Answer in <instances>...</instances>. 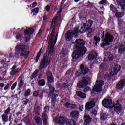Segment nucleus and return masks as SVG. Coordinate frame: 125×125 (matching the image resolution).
Returning a JSON list of instances; mask_svg holds the SVG:
<instances>
[{"instance_id": "79ce46f5", "label": "nucleus", "mask_w": 125, "mask_h": 125, "mask_svg": "<svg viewBox=\"0 0 125 125\" xmlns=\"http://www.w3.org/2000/svg\"><path fill=\"white\" fill-rule=\"evenodd\" d=\"M101 61H102V59L101 58H97L96 59L95 63L96 64H99V63L101 62Z\"/></svg>"}, {"instance_id": "bf43d9fd", "label": "nucleus", "mask_w": 125, "mask_h": 125, "mask_svg": "<svg viewBox=\"0 0 125 125\" xmlns=\"http://www.w3.org/2000/svg\"><path fill=\"white\" fill-rule=\"evenodd\" d=\"M36 6H37V2H33L32 4V7H31V8H34V7H36Z\"/></svg>"}, {"instance_id": "b1692460", "label": "nucleus", "mask_w": 125, "mask_h": 125, "mask_svg": "<svg viewBox=\"0 0 125 125\" xmlns=\"http://www.w3.org/2000/svg\"><path fill=\"white\" fill-rule=\"evenodd\" d=\"M34 31L33 28H28L24 30V34L25 35H32L34 33Z\"/></svg>"}, {"instance_id": "ea45409f", "label": "nucleus", "mask_w": 125, "mask_h": 125, "mask_svg": "<svg viewBox=\"0 0 125 125\" xmlns=\"http://www.w3.org/2000/svg\"><path fill=\"white\" fill-rule=\"evenodd\" d=\"M115 16L116 17H123L124 16V13L117 12L115 14Z\"/></svg>"}, {"instance_id": "49530a36", "label": "nucleus", "mask_w": 125, "mask_h": 125, "mask_svg": "<svg viewBox=\"0 0 125 125\" xmlns=\"http://www.w3.org/2000/svg\"><path fill=\"white\" fill-rule=\"evenodd\" d=\"M49 89L50 92L52 93V94H54V92H56L54 88H53L52 86H49Z\"/></svg>"}, {"instance_id": "c9c22d12", "label": "nucleus", "mask_w": 125, "mask_h": 125, "mask_svg": "<svg viewBox=\"0 0 125 125\" xmlns=\"http://www.w3.org/2000/svg\"><path fill=\"white\" fill-rule=\"evenodd\" d=\"M34 110L37 113L40 112V110H41V104L35 105Z\"/></svg>"}, {"instance_id": "473e14b6", "label": "nucleus", "mask_w": 125, "mask_h": 125, "mask_svg": "<svg viewBox=\"0 0 125 125\" xmlns=\"http://www.w3.org/2000/svg\"><path fill=\"white\" fill-rule=\"evenodd\" d=\"M48 112H49V106H46L44 108V112L42 114V115H43V114H44L45 116H47V113H48Z\"/></svg>"}, {"instance_id": "8fccbe9b", "label": "nucleus", "mask_w": 125, "mask_h": 125, "mask_svg": "<svg viewBox=\"0 0 125 125\" xmlns=\"http://www.w3.org/2000/svg\"><path fill=\"white\" fill-rule=\"evenodd\" d=\"M105 68V63H102L99 66L100 70H103Z\"/></svg>"}, {"instance_id": "a19ab883", "label": "nucleus", "mask_w": 125, "mask_h": 125, "mask_svg": "<svg viewBox=\"0 0 125 125\" xmlns=\"http://www.w3.org/2000/svg\"><path fill=\"white\" fill-rule=\"evenodd\" d=\"M110 10H111V11H113V12H116V11H117V8H115L114 5L111 4Z\"/></svg>"}, {"instance_id": "393cba45", "label": "nucleus", "mask_w": 125, "mask_h": 125, "mask_svg": "<svg viewBox=\"0 0 125 125\" xmlns=\"http://www.w3.org/2000/svg\"><path fill=\"white\" fill-rule=\"evenodd\" d=\"M18 80L19 81V87H22V86L24 85V81H23V79H22V77L20 76L19 77Z\"/></svg>"}, {"instance_id": "72a5a7b5", "label": "nucleus", "mask_w": 125, "mask_h": 125, "mask_svg": "<svg viewBox=\"0 0 125 125\" xmlns=\"http://www.w3.org/2000/svg\"><path fill=\"white\" fill-rule=\"evenodd\" d=\"M38 73H39V70H35L31 75V77H30L31 80H33V79H35V78L37 77V75H38Z\"/></svg>"}, {"instance_id": "7ed1b4c3", "label": "nucleus", "mask_w": 125, "mask_h": 125, "mask_svg": "<svg viewBox=\"0 0 125 125\" xmlns=\"http://www.w3.org/2000/svg\"><path fill=\"white\" fill-rule=\"evenodd\" d=\"M104 33L105 31H103V35L101 37L102 40L104 41V42L101 44L102 47H105L106 45H110V44H111V42H113V40H114V36L109 33H107L104 38Z\"/></svg>"}, {"instance_id": "680f3d73", "label": "nucleus", "mask_w": 125, "mask_h": 125, "mask_svg": "<svg viewBox=\"0 0 125 125\" xmlns=\"http://www.w3.org/2000/svg\"><path fill=\"white\" fill-rule=\"evenodd\" d=\"M79 110H80V111H81V112H82V111H83V105H82L81 106H80V107H79Z\"/></svg>"}, {"instance_id": "0eeeda50", "label": "nucleus", "mask_w": 125, "mask_h": 125, "mask_svg": "<svg viewBox=\"0 0 125 125\" xmlns=\"http://www.w3.org/2000/svg\"><path fill=\"white\" fill-rule=\"evenodd\" d=\"M90 77H84L82 78L81 81L77 84V86L79 88H83L90 83Z\"/></svg>"}, {"instance_id": "13d9d810", "label": "nucleus", "mask_w": 125, "mask_h": 125, "mask_svg": "<svg viewBox=\"0 0 125 125\" xmlns=\"http://www.w3.org/2000/svg\"><path fill=\"white\" fill-rule=\"evenodd\" d=\"M46 11H49L50 10V6L49 5H47L45 7Z\"/></svg>"}, {"instance_id": "9b49d317", "label": "nucleus", "mask_w": 125, "mask_h": 125, "mask_svg": "<svg viewBox=\"0 0 125 125\" xmlns=\"http://www.w3.org/2000/svg\"><path fill=\"white\" fill-rule=\"evenodd\" d=\"M56 123L59 124V125H64L67 123V120L63 117H58L55 119Z\"/></svg>"}, {"instance_id": "423d86ee", "label": "nucleus", "mask_w": 125, "mask_h": 125, "mask_svg": "<svg viewBox=\"0 0 125 125\" xmlns=\"http://www.w3.org/2000/svg\"><path fill=\"white\" fill-rule=\"evenodd\" d=\"M78 33H79V28H75L74 30L70 31L67 32L65 35L66 41L70 42L72 40V38H77L78 37Z\"/></svg>"}, {"instance_id": "4be33fe9", "label": "nucleus", "mask_w": 125, "mask_h": 125, "mask_svg": "<svg viewBox=\"0 0 125 125\" xmlns=\"http://www.w3.org/2000/svg\"><path fill=\"white\" fill-rule=\"evenodd\" d=\"M76 94L78 95V96H79V97H81V98H83L85 99V98H86V94L84 93H83L81 91H77L76 92Z\"/></svg>"}, {"instance_id": "6ab92c4d", "label": "nucleus", "mask_w": 125, "mask_h": 125, "mask_svg": "<svg viewBox=\"0 0 125 125\" xmlns=\"http://www.w3.org/2000/svg\"><path fill=\"white\" fill-rule=\"evenodd\" d=\"M65 107L66 108H68V109H77V105L74 104H71L69 102H66L64 104Z\"/></svg>"}, {"instance_id": "052dcab7", "label": "nucleus", "mask_w": 125, "mask_h": 125, "mask_svg": "<svg viewBox=\"0 0 125 125\" xmlns=\"http://www.w3.org/2000/svg\"><path fill=\"white\" fill-rule=\"evenodd\" d=\"M8 88H9V84H7L6 86H5V87L4 88V90H7V89H8Z\"/></svg>"}, {"instance_id": "f03ea898", "label": "nucleus", "mask_w": 125, "mask_h": 125, "mask_svg": "<svg viewBox=\"0 0 125 125\" xmlns=\"http://www.w3.org/2000/svg\"><path fill=\"white\" fill-rule=\"evenodd\" d=\"M75 47L77 48L72 53V58L78 59L80 56L84 55L87 51V49L84 46V41L82 39H77L75 41Z\"/></svg>"}, {"instance_id": "f3484780", "label": "nucleus", "mask_w": 125, "mask_h": 125, "mask_svg": "<svg viewBox=\"0 0 125 125\" xmlns=\"http://www.w3.org/2000/svg\"><path fill=\"white\" fill-rule=\"evenodd\" d=\"M47 79L49 83H51L54 82V79H53V76H52V73L50 71H47Z\"/></svg>"}, {"instance_id": "de8ad7c7", "label": "nucleus", "mask_w": 125, "mask_h": 125, "mask_svg": "<svg viewBox=\"0 0 125 125\" xmlns=\"http://www.w3.org/2000/svg\"><path fill=\"white\" fill-rule=\"evenodd\" d=\"M31 93V90L28 89L25 92V97H27V96H29Z\"/></svg>"}, {"instance_id": "39448f33", "label": "nucleus", "mask_w": 125, "mask_h": 125, "mask_svg": "<svg viewBox=\"0 0 125 125\" xmlns=\"http://www.w3.org/2000/svg\"><path fill=\"white\" fill-rule=\"evenodd\" d=\"M93 21L91 20H88L85 23H84L83 26H81V30H78V33H81L83 34V32H88L89 34H91L92 33V29H91V26Z\"/></svg>"}, {"instance_id": "58836bf2", "label": "nucleus", "mask_w": 125, "mask_h": 125, "mask_svg": "<svg viewBox=\"0 0 125 125\" xmlns=\"http://www.w3.org/2000/svg\"><path fill=\"white\" fill-rule=\"evenodd\" d=\"M110 55V53L109 52H105L104 53V59H106V58H108V57L109 56V55ZM104 59V62H105V60Z\"/></svg>"}, {"instance_id": "4d7b16f0", "label": "nucleus", "mask_w": 125, "mask_h": 125, "mask_svg": "<svg viewBox=\"0 0 125 125\" xmlns=\"http://www.w3.org/2000/svg\"><path fill=\"white\" fill-rule=\"evenodd\" d=\"M39 93L38 92V91H35L33 93V95H34V96H35L36 97H38V96H39Z\"/></svg>"}, {"instance_id": "4c0bfd02", "label": "nucleus", "mask_w": 125, "mask_h": 125, "mask_svg": "<svg viewBox=\"0 0 125 125\" xmlns=\"http://www.w3.org/2000/svg\"><path fill=\"white\" fill-rule=\"evenodd\" d=\"M56 101V98L53 97L52 99V108H54L55 106V102Z\"/></svg>"}, {"instance_id": "9d476101", "label": "nucleus", "mask_w": 125, "mask_h": 125, "mask_svg": "<svg viewBox=\"0 0 125 125\" xmlns=\"http://www.w3.org/2000/svg\"><path fill=\"white\" fill-rule=\"evenodd\" d=\"M121 70V66L119 65H116L112 69L111 71L110 72L109 76L112 77V76H115L117 75L119 72Z\"/></svg>"}, {"instance_id": "c756f323", "label": "nucleus", "mask_w": 125, "mask_h": 125, "mask_svg": "<svg viewBox=\"0 0 125 125\" xmlns=\"http://www.w3.org/2000/svg\"><path fill=\"white\" fill-rule=\"evenodd\" d=\"M66 124L67 125H77L76 121L73 120H68V121H66Z\"/></svg>"}, {"instance_id": "412c9836", "label": "nucleus", "mask_w": 125, "mask_h": 125, "mask_svg": "<svg viewBox=\"0 0 125 125\" xmlns=\"http://www.w3.org/2000/svg\"><path fill=\"white\" fill-rule=\"evenodd\" d=\"M42 118L43 120V123L44 125H48V122L47 121L48 120V116L45 115V114H42Z\"/></svg>"}, {"instance_id": "c85d7f7f", "label": "nucleus", "mask_w": 125, "mask_h": 125, "mask_svg": "<svg viewBox=\"0 0 125 125\" xmlns=\"http://www.w3.org/2000/svg\"><path fill=\"white\" fill-rule=\"evenodd\" d=\"M100 42V38L99 37H98L97 36L94 37V44L97 46V43Z\"/></svg>"}, {"instance_id": "aec40b11", "label": "nucleus", "mask_w": 125, "mask_h": 125, "mask_svg": "<svg viewBox=\"0 0 125 125\" xmlns=\"http://www.w3.org/2000/svg\"><path fill=\"white\" fill-rule=\"evenodd\" d=\"M117 3L121 6L122 10H125V0H116Z\"/></svg>"}, {"instance_id": "774afa93", "label": "nucleus", "mask_w": 125, "mask_h": 125, "mask_svg": "<svg viewBox=\"0 0 125 125\" xmlns=\"http://www.w3.org/2000/svg\"><path fill=\"white\" fill-rule=\"evenodd\" d=\"M12 116L11 115H10L9 117V121H11V119H12Z\"/></svg>"}, {"instance_id": "5701e85b", "label": "nucleus", "mask_w": 125, "mask_h": 125, "mask_svg": "<svg viewBox=\"0 0 125 125\" xmlns=\"http://www.w3.org/2000/svg\"><path fill=\"white\" fill-rule=\"evenodd\" d=\"M79 112L76 110H73L70 113V117L72 118H78L79 117Z\"/></svg>"}, {"instance_id": "37998d69", "label": "nucleus", "mask_w": 125, "mask_h": 125, "mask_svg": "<svg viewBox=\"0 0 125 125\" xmlns=\"http://www.w3.org/2000/svg\"><path fill=\"white\" fill-rule=\"evenodd\" d=\"M91 115L92 117L96 116V115H97V111H96L95 110H93L91 113Z\"/></svg>"}, {"instance_id": "cd10ccee", "label": "nucleus", "mask_w": 125, "mask_h": 125, "mask_svg": "<svg viewBox=\"0 0 125 125\" xmlns=\"http://www.w3.org/2000/svg\"><path fill=\"white\" fill-rule=\"evenodd\" d=\"M40 9L39 8H35L34 9H32L31 12V14L32 15H36L37 13H39V10Z\"/></svg>"}, {"instance_id": "ddd939ff", "label": "nucleus", "mask_w": 125, "mask_h": 125, "mask_svg": "<svg viewBox=\"0 0 125 125\" xmlns=\"http://www.w3.org/2000/svg\"><path fill=\"white\" fill-rule=\"evenodd\" d=\"M96 57H97V53L94 50H92L87 56L88 60H90V61L94 60V58H96Z\"/></svg>"}, {"instance_id": "09e8293b", "label": "nucleus", "mask_w": 125, "mask_h": 125, "mask_svg": "<svg viewBox=\"0 0 125 125\" xmlns=\"http://www.w3.org/2000/svg\"><path fill=\"white\" fill-rule=\"evenodd\" d=\"M105 3H107V0H102L99 2V4H101L102 5H103V4H105Z\"/></svg>"}, {"instance_id": "6e6d98bb", "label": "nucleus", "mask_w": 125, "mask_h": 125, "mask_svg": "<svg viewBox=\"0 0 125 125\" xmlns=\"http://www.w3.org/2000/svg\"><path fill=\"white\" fill-rule=\"evenodd\" d=\"M62 87H63L64 88H68L69 87V85L68 84V83H64L62 85Z\"/></svg>"}, {"instance_id": "4468645a", "label": "nucleus", "mask_w": 125, "mask_h": 125, "mask_svg": "<svg viewBox=\"0 0 125 125\" xmlns=\"http://www.w3.org/2000/svg\"><path fill=\"white\" fill-rule=\"evenodd\" d=\"M95 106V102L94 101H89L86 103L85 109L86 110H90Z\"/></svg>"}, {"instance_id": "0e129e2a", "label": "nucleus", "mask_w": 125, "mask_h": 125, "mask_svg": "<svg viewBox=\"0 0 125 125\" xmlns=\"http://www.w3.org/2000/svg\"><path fill=\"white\" fill-rule=\"evenodd\" d=\"M98 76L99 78H103V76L101 75L100 73H99Z\"/></svg>"}, {"instance_id": "c03bdc74", "label": "nucleus", "mask_w": 125, "mask_h": 125, "mask_svg": "<svg viewBox=\"0 0 125 125\" xmlns=\"http://www.w3.org/2000/svg\"><path fill=\"white\" fill-rule=\"evenodd\" d=\"M17 85V82H16L12 85V86L11 87V90H14V89H15V87H16Z\"/></svg>"}, {"instance_id": "3c124183", "label": "nucleus", "mask_w": 125, "mask_h": 125, "mask_svg": "<svg viewBox=\"0 0 125 125\" xmlns=\"http://www.w3.org/2000/svg\"><path fill=\"white\" fill-rule=\"evenodd\" d=\"M39 97L41 99H42V98L43 97V92L42 91H40L39 92Z\"/></svg>"}, {"instance_id": "864d4df0", "label": "nucleus", "mask_w": 125, "mask_h": 125, "mask_svg": "<svg viewBox=\"0 0 125 125\" xmlns=\"http://www.w3.org/2000/svg\"><path fill=\"white\" fill-rule=\"evenodd\" d=\"M90 90V87L87 86L84 89V92H87Z\"/></svg>"}, {"instance_id": "20e7f679", "label": "nucleus", "mask_w": 125, "mask_h": 125, "mask_svg": "<svg viewBox=\"0 0 125 125\" xmlns=\"http://www.w3.org/2000/svg\"><path fill=\"white\" fill-rule=\"evenodd\" d=\"M16 51L20 53V56L27 57L30 52L28 51V46L25 45L19 44L16 47Z\"/></svg>"}, {"instance_id": "69168bd1", "label": "nucleus", "mask_w": 125, "mask_h": 125, "mask_svg": "<svg viewBox=\"0 0 125 125\" xmlns=\"http://www.w3.org/2000/svg\"><path fill=\"white\" fill-rule=\"evenodd\" d=\"M25 41L27 42H29V38L28 37L25 38Z\"/></svg>"}, {"instance_id": "bb28decb", "label": "nucleus", "mask_w": 125, "mask_h": 125, "mask_svg": "<svg viewBox=\"0 0 125 125\" xmlns=\"http://www.w3.org/2000/svg\"><path fill=\"white\" fill-rule=\"evenodd\" d=\"M108 118V115L106 113H102L100 114V119L101 120H102L103 121H104L105 120H107Z\"/></svg>"}, {"instance_id": "dca6fc26", "label": "nucleus", "mask_w": 125, "mask_h": 125, "mask_svg": "<svg viewBox=\"0 0 125 125\" xmlns=\"http://www.w3.org/2000/svg\"><path fill=\"white\" fill-rule=\"evenodd\" d=\"M80 69L82 74L83 75H86L88 72H89V69L87 67H85L83 64H81L80 65Z\"/></svg>"}, {"instance_id": "2eb2a0df", "label": "nucleus", "mask_w": 125, "mask_h": 125, "mask_svg": "<svg viewBox=\"0 0 125 125\" xmlns=\"http://www.w3.org/2000/svg\"><path fill=\"white\" fill-rule=\"evenodd\" d=\"M125 85V79L121 80L116 84V88L117 89H121V88H123V87H124Z\"/></svg>"}, {"instance_id": "6e6552de", "label": "nucleus", "mask_w": 125, "mask_h": 125, "mask_svg": "<svg viewBox=\"0 0 125 125\" xmlns=\"http://www.w3.org/2000/svg\"><path fill=\"white\" fill-rule=\"evenodd\" d=\"M102 104L104 107L111 109L113 108L114 104L112 100L110 99H104L102 101Z\"/></svg>"}, {"instance_id": "603ef678", "label": "nucleus", "mask_w": 125, "mask_h": 125, "mask_svg": "<svg viewBox=\"0 0 125 125\" xmlns=\"http://www.w3.org/2000/svg\"><path fill=\"white\" fill-rule=\"evenodd\" d=\"M107 58L109 59V61H111V60H113V55L112 54H109Z\"/></svg>"}, {"instance_id": "2f4dec72", "label": "nucleus", "mask_w": 125, "mask_h": 125, "mask_svg": "<svg viewBox=\"0 0 125 125\" xmlns=\"http://www.w3.org/2000/svg\"><path fill=\"white\" fill-rule=\"evenodd\" d=\"M35 121L37 125H42V120L40 117H35Z\"/></svg>"}, {"instance_id": "1a4fd4ad", "label": "nucleus", "mask_w": 125, "mask_h": 125, "mask_svg": "<svg viewBox=\"0 0 125 125\" xmlns=\"http://www.w3.org/2000/svg\"><path fill=\"white\" fill-rule=\"evenodd\" d=\"M96 85L94 86L93 90L96 92H100L102 90V85L104 84V81L100 80L96 81Z\"/></svg>"}, {"instance_id": "a211bd4d", "label": "nucleus", "mask_w": 125, "mask_h": 125, "mask_svg": "<svg viewBox=\"0 0 125 125\" xmlns=\"http://www.w3.org/2000/svg\"><path fill=\"white\" fill-rule=\"evenodd\" d=\"M19 72V68H17L16 65H14L11 69V71L10 72V75L11 76H15L16 74Z\"/></svg>"}, {"instance_id": "f8f14e48", "label": "nucleus", "mask_w": 125, "mask_h": 125, "mask_svg": "<svg viewBox=\"0 0 125 125\" xmlns=\"http://www.w3.org/2000/svg\"><path fill=\"white\" fill-rule=\"evenodd\" d=\"M113 108H114V111L117 114H120V113H122V105L120 103H117L115 104H114Z\"/></svg>"}, {"instance_id": "f257e3e1", "label": "nucleus", "mask_w": 125, "mask_h": 125, "mask_svg": "<svg viewBox=\"0 0 125 125\" xmlns=\"http://www.w3.org/2000/svg\"><path fill=\"white\" fill-rule=\"evenodd\" d=\"M55 32V29L53 28L51 34L47 37L48 41V52H46L44 55V57L40 62V65L39 67V70L40 71H42V69H46L49 64H50L51 57L52 54H53V50L54 49V45L56 43V41H57V38L58 34L54 36V33Z\"/></svg>"}, {"instance_id": "a878e982", "label": "nucleus", "mask_w": 125, "mask_h": 125, "mask_svg": "<svg viewBox=\"0 0 125 125\" xmlns=\"http://www.w3.org/2000/svg\"><path fill=\"white\" fill-rule=\"evenodd\" d=\"M1 117L2 121L4 123V125H5V123L8 122V116L6 115V114H3Z\"/></svg>"}, {"instance_id": "5fc2aeb1", "label": "nucleus", "mask_w": 125, "mask_h": 125, "mask_svg": "<svg viewBox=\"0 0 125 125\" xmlns=\"http://www.w3.org/2000/svg\"><path fill=\"white\" fill-rule=\"evenodd\" d=\"M16 40H21V35H20L19 34H17L16 37Z\"/></svg>"}, {"instance_id": "a18cd8bd", "label": "nucleus", "mask_w": 125, "mask_h": 125, "mask_svg": "<svg viewBox=\"0 0 125 125\" xmlns=\"http://www.w3.org/2000/svg\"><path fill=\"white\" fill-rule=\"evenodd\" d=\"M9 113H10V107H8L4 112V115H9Z\"/></svg>"}, {"instance_id": "7c9ffc66", "label": "nucleus", "mask_w": 125, "mask_h": 125, "mask_svg": "<svg viewBox=\"0 0 125 125\" xmlns=\"http://www.w3.org/2000/svg\"><path fill=\"white\" fill-rule=\"evenodd\" d=\"M38 84L40 86L45 85V81L43 79H41L38 81Z\"/></svg>"}, {"instance_id": "f704fd0d", "label": "nucleus", "mask_w": 125, "mask_h": 125, "mask_svg": "<svg viewBox=\"0 0 125 125\" xmlns=\"http://www.w3.org/2000/svg\"><path fill=\"white\" fill-rule=\"evenodd\" d=\"M57 19V17H55L53 19L52 21V23L51 24V28H53L54 25H55V23H56V20Z\"/></svg>"}, {"instance_id": "e433bc0d", "label": "nucleus", "mask_w": 125, "mask_h": 125, "mask_svg": "<svg viewBox=\"0 0 125 125\" xmlns=\"http://www.w3.org/2000/svg\"><path fill=\"white\" fill-rule=\"evenodd\" d=\"M41 54H42V49H41L38 53L37 55L36 58V62H38V61L39 60V58H40V56H41Z\"/></svg>"}, {"instance_id": "e2e57ef3", "label": "nucleus", "mask_w": 125, "mask_h": 125, "mask_svg": "<svg viewBox=\"0 0 125 125\" xmlns=\"http://www.w3.org/2000/svg\"><path fill=\"white\" fill-rule=\"evenodd\" d=\"M0 87H2V88L4 87V84L3 83H0Z\"/></svg>"}, {"instance_id": "338daca9", "label": "nucleus", "mask_w": 125, "mask_h": 125, "mask_svg": "<svg viewBox=\"0 0 125 125\" xmlns=\"http://www.w3.org/2000/svg\"><path fill=\"white\" fill-rule=\"evenodd\" d=\"M28 102L27 101H24V105H27Z\"/></svg>"}]
</instances>
